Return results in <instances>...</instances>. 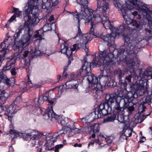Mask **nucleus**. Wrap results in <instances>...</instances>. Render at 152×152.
<instances>
[{
	"mask_svg": "<svg viewBox=\"0 0 152 152\" xmlns=\"http://www.w3.org/2000/svg\"><path fill=\"white\" fill-rule=\"evenodd\" d=\"M77 77H87V80L91 90L96 93L102 92L103 86L113 87L114 80L111 74L110 66L100 64L94 60V63H88L85 58Z\"/></svg>",
	"mask_w": 152,
	"mask_h": 152,
	"instance_id": "f257e3e1",
	"label": "nucleus"
},
{
	"mask_svg": "<svg viewBox=\"0 0 152 152\" xmlns=\"http://www.w3.org/2000/svg\"><path fill=\"white\" fill-rule=\"evenodd\" d=\"M124 45L118 49L113 47L109 48L110 53H108L106 50L100 51L97 56H95L94 60L97 61L100 64H108L110 65L112 62L113 57H119L120 60L122 61H126L128 56L129 58L131 56L133 57L136 56L140 48L137 45L139 41L137 39V34L131 32L126 34H124Z\"/></svg>",
	"mask_w": 152,
	"mask_h": 152,
	"instance_id": "f03ea898",
	"label": "nucleus"
},
{
	"mask_svg": "<svg viewBox=\"0 0 152 152\" xmlns=\"http://www.w3.org/2000/svg\"><path fill=\"white\" fill-rule=\"evenodd\" d=\"M97 8L96 11L90 10L89 15L80 18L85 20V23L91 22V25L90 34L95 35L96 34L98 25L102 23L104 27L107 29L113 30V26L109 20L108 17L109 11V4L105 0H97Z\"/></svg>",
	"mask_w": 152,
	"mask_h": 152,
	"instance_id": "7ed1b4c3",
	"label": "nucleus"
},
{
	"mask_svg": "<svg viewBox=\"0 0 152 152\" xmlns=\"http://www.w3.org/2000/svg\"><path fill=\"white\" fill-rule=\"evenodd\" d=\"M38 2V0H29L24 7L23 15L25 17H28L27 21L29 24L34 25L39 22L38 9L45 10L48 14L50 12V9L53 8L58 4L57 0H47L45 3L41 0L39 3Z\"/></svg>",
	"mask_w": 152,
	"mask_h": 152,
	"instance_id": "20e7f679",
	"label": "nucleus"
},
{
	"mask_svg": "<svg viewBox=\"0 0 152 152\" xmlns=\"http://www.w3.org/2000/svg\"><path fill=\"white\" fill-rule=\"evenodd\" d=\"M121 98L115 93L106 94L105 101L101 102L96 109L95 118H101L111 113L116 114L124 112V107L120 106Z\"/></svg>",
	"mask_w": 152,
	"mask_h": 152,
	"instance_id": "39448f33",
	"label": "nucleus"
},
{
	"mask_svg": "<svg viewBox=\"0 0 152 152\" xmlns=\"http://www.w3.org/2000/svg\"><path fill=\"white\" fill-rule=\"evenodd\" d=\"M130 2L133 7L139 11L147 19L149 25L152 27V11L146 6L142 5L137 0H130ZM143 32L145 37L148 39H151L152 37V31L151 29L145 28Z\"/></svg>",
	"mask_w": 152,
	"mask_h": 152,
	"instance_id": "423d86ee",
	"label": "nucleus"
},
{
	"mask_svg": "<svg viewBox=\"0 0 152 152\" xmlns=\"http://www.w3.org/2000/svg\"><path fill=\"white\" fill-rule=\"evenodd\" d=\"M45 133L43 134V135L46 138V142L45 143V149L47 151L54 150L55 152H58L59 149L62 148L63 147V145L61 144L56 145L55 148H51V146L53 145L54 142L56 141L57 136L55 135L52 133L48 134L47 133L44 134Z\"/></svg>",
	"mask_w": 152,
	"mask_h": 152,
	"instance_id": "0eeeda50",
	"label": "nucleus"
},
{
	"mask_svg": "<svg viewBox=\"0 0 152 152\" xmlns=\"http://www.w3.org/2000/svg\"><path fill=\"white\" fill-rule=\"evenodd\" d=\"M16 106L15 105V103H12L9 107L6 105H0V116H3L6 119L10 118L11 119L13 117L12 114L17 112L18 109L16 110Z\"/></svg>",
	"mask_w": 152,
	"mask_h": 152,
	"instance_id": "6e6552de",
	"label": "nucleus"
},
{
	"mask_svg": "<svg viewBox=\"0 0 152 152\" xmlns=\"http://www.w3.org/2000/svg\"><path fill=\"white\" fill-rule=\"evenodd\" d=\"M9 132L10 134L14 135V136L12 139V140H13L14 139L17 138L18 137L22 136L23 134H25L26 137H27L33 136V137H31L30 138L33 140H36V141H34L33 142H32V144H33V146H34L36 144V142L37 141L38 142H39V141L38 140L39 136H37V133L34 130L29 129L28 130L27 133L26 134L19 132L16 130L13 129H11Z\"/></svg>",
	"mask_w": 152,
	"mask_h": 152,
	"instance_id": "1a4fd4ad",
	"label": "nucleus"
},
{
	"mask_svg": "<svg viewBox=\"0 0 152 152\" xmlns=\"http://www.w3.org/2000/svg\"><path fill=\"white\" fill-rule=\"evenodd\" d=\"M24 31L25 34L23 35L21 39L18 43V47L20 48H25L27 45L31 43L30 40L33 33L32 29L29 26H27L25 28Z\"/></svg>",
	"mask_w": 152,
	"mask_h": 152,
	"instance_id": "9d476101",
	"label": "nucleus"
},
{
	"mask_svg": "<svg viewBox=\"0 0 152 152\" xmlns=\"http://www.w3.org/2000/svg\"><path fill=\"white\" fill-rule=\"evenodd\" d=\"M126 64L129 69H132V72L131 73V75L127 76L126 77V79L129 82H130L131 81L132 75H133V77L135 78L136 77H137L135 69L137 68V66H139V63L137 57L136 56H135L133 57V58H130L126 61Z\"/></svg>",
	"mask_w": 152,
	"mask_h": 152,
	"instance_id": "9b49d317",
	"label": "nucleus"
},
{
	"mask_svg": "<svg viewBox=\"0 0 152 152\" xmlns=\"http://www.w3.org/2000/svg\"><path fill=\"white\" fill-rule=\"evenodd\" d=\"M76 1L81 6V11L78 12L76 11V12H71L72 15L74 16L78 15V17L83 18V16H86V15L90 14L89 10L92 9L88 8V0H76Z\"/></svg>",
	"mask_w": 152,
	"mask_h": 152,
	"instance_id": "f8f14e48",
	"label": "nucleus"
},
{
	"mask_svg": "<svg viewBox=\"0 0 152 152\" xmlns=\"http://www.w3.org/2000/svg\"><path fill=\"white\" fill-rule=\"evenodd\" d=\"M114 4L115 6L121 10V14L125 20V23L128 25L131 24L133 20L127 14L129 8V9L128 7H122V4L118 0L114 1Z\"/></svg>",
	"mask_w": 152,
	"mask_h": 152,
	"instance_id": "ddd939ff",
	"label": "nucleus"
},
{
	"mask_svg": "<svg viewBox=\"0 0 152 152\" xmlns=\"http://www.w3.org/2000/svg\"><path fill=\"white\" fill-rule=\"evenodd\" d=\"M37 108V110L38 112V115H42L45 119L53 121L52 120V116L53 110L52 106L50 107L49 109L47 110L44 108L41 109L40 107Z\"/></svg>",
	"mask_w": 152,
	"mask_h": 152,
	"instance_id": "4468645a",
	"label": "nucleus"
},
{
	"mask_svg": "<svg viewBox=\"0 0 152 152\" xmlns=\"http://www.w3.org/2000/svg\"><path fill=\"white\" fill-rule=\"evenodd\" d=\"M51 29V28L50 27L49 24H46L42 28L35 32L34 37L38 38L39 40H41L43 39L44 32L50 30Z\"/></svg>",
	"mask_w": 152,
	"mask_h": 152,
	"instance_id": "2eb2a0df",
	"label": "nucleus"
},
{
	"mask_svg": "<svg viewBox=\"0 0 152 152\" xmlns=\"http://www.w3.org/2000/svg\"><path fill=\"white\" fill-rule=\"evenodd\" d=\"M138 91L136 89H133L131 91L128 92L124 97V100L125 102L127 103L132 102L135 98L137 97Z\"/></svg>",
	"mask_w": 152,
	"mask_h": 152,
	"instance_id": "dca6fc26",
	"label": "nucleus"
},
{
	"mask_svg": "<svg viewBox=\"0 0 152 152\" xmlns=\"http://www.w3.org/2000/svg\"><path fill=\"white\" fill-rule=\"evenodd\" d=\"M48 97L43 96H39L38 98L34 99L32 101V105L36 108L40 107V104L43 103L44 101H48Z\"/></svg>",
	"mask_w": 152,
	"mask_h": 152,
	"instance_id": "f3484780",
	"label": "nucleus"
},
{
	"mask_svg": "<svg viewBox=\"0 0 152 152\" xmlns=\"http://www.w3.org/2000/svg\"><path fill=\"white\" fill-rule=\"evenodd\" d=\"M145 23L144 20L141 19V16L140 15H138L137 20H133L131 24L132 26L135 27L138 29H141L142 28L143 25Z\"/></svg>",
	"mask_w": 152,
	"mask_h": 152,
	"instance_id": "a211bd4d",
	"label": "nucleus"
},
{
	"mask_svg": "<svg viewBox=\"0 0 152 152\" xmlns=\"http://www.w3.org/2000/svg\"><path fill=\"white\" fill-rule=\"evenodd\" d=\"M113 33L110 34H107L105 35H102L99 37L102 39L104 42L107 43V44L113 45L114 43L115 36L113 35Z\"/></svg>",
	"mask_w": 152,
	"mask_h": 152,
	"instance_id": "6ab92c4d",
	"label": "nucleus"
},
{
	"mask_svg": "<svg viewBox=\"0 0 152 152\" xmlns=\"http://www.w3.org/2000/svg\"><path fill=\"white\" fill-rule=\"evenodd\" d=\"M127 72L128 70L126 69L122 70L120 68H118L115 71L114 73L115 76L120 81L124 76L125 73Z\"/></svg>",
	"mask_w": 152,
	"mask_h": 152,
	"instance_id": "aec40b11",
	"label": "nucleus"
},
{
	"mask_svg": "<svg viewBox=\"0 0 152 152\" xmlns=\"http://www.w3.org/2000/svg\"><path fill=\"white\" fill-rule=\"evenodd\" d=\"M16 62L15 59L13 58H11V59L6 62V65L4 67L3 69L4 71H5L7 70H10L11 68L13 66Z\"/></svg>",
	"mask_w": 152,
	"mask_h": 152,
	"instance_id": "412c9836",
	"label": "nucleus"
},
{
	"mask_svg": "<svg viewBox=\"0 0 152 152\" xmlns=\"http://www.w3.org/2000/svg\"><path fill=\"white\" fill-rule=\"evenodd\" d=\"M76 15V18L78 19V24L77 26L78 29V32L77 33L76 35L74 38H76L78 37H79L80 38H81L82 37H84V35L85 34H83L82 33L81 30L80 28V18H80V17H78V15Z\"/></svg>",
	"mask_w": 152,
	"mask_h": 152,
	"instance_id": "4be33fe9",
	"label": "nucleus"
},
{
	"mask_svg": "<svg viewBox=\"0 0 152 152\" xmlns=\"http://www.w3.org/2000/svg\"><path fill=\"white\" fill-rule=\"evenodd\" d=\"M147 83L146 82L145 80H140L138 84L137 85H134V87L138 91L139 90H142L144 89L145 84L146 85Z\"/></svg>",
	"mask_w": 152,
	"mask_h": 152,
	"instance_id": "5701e85b",
	"label": "nucleus"
},
{
	"mask_svg": "<svg viewBox=\"0 0 152 152\" xmlns=\"http://www.w3.org/2000/svg\"><path fill=\"white\" fill-rule=\"evenodd\" d=\"M60 122L61 125L65 129L67 128L70 129L71 127V125L69 124V120L67 118H64V119H61Z\"/></svg>",
	"mask_w": 152,
	"mask_h": 152,
	"instance_id": "b1692460",
	"label": "nucleus"
},
{
	"mask_svg": "<svg viewBox=\"0 0 152 152\" xmlns=\"http://www.w3.org/2000/svg\"><path fill=\"white\" fill-rule=\"evenodd\" d=\"M80 43H77V49L82 48L84 49L86 48V44L88 43V42L85 40L83 37L80 38Z\"/></svg>",
	"mask_w": 152,
	"mask_h": 152,
	"instance_id": "393cba45",
	"label": "nucleus"
},
{
	"mask_svg": "<svg viewBox=\"0 0 152 152\" xmlns=\"http://www.w3.org/2000/svg\"><path fill=\"white\" fill-rule=\"evenodd\" d=\"M142 104L147 103L149 104L151 103H152V95H147L142 98L141 101Z\"/></svg>",
	"mask_w": 152,
	"mask_h": 152,
	"instance_id": "a878e982",
	"label": "nucleus"
},
{
	"mask_svg": "<svg viewBox=\"0 0 152 152\" xmlns=\"http://www.w3.org/2000/svg\"><path fill=\"white\" fill-rule=\"evenodd\" d=\"M3 81H4V82L8 86H10L12 85L13 86L14 84H15V80L14 78H11V80H10V79L7 78L6 76V77L4 78Z\"/></svg>",
	"mask_w": 152,
	"mask_h": 152,
	"instance_id": "bb28decb",
	"label": "nucleus"
},
{
	"mask_svg": "<svg viewBox=\"0 0 152 152\" xmlns=\"http://www.w3.org/2000/svg\"><path fill=\"white\" fill-rule=\"evenodd\" d=\"M3 91V93L1 94V96H0V103L1 104H3L6 102V101L8 98V94Z\"/></svg>",
	"mask_w": 152,
	"mask_h": 152,
	"instance_id": "cd10ccee",
	"label": "nucleus"
},
{
	"mask_svg": "<svg viewBox=\"0 0 152 152\" xmlns=\"http://www.w3.org/2000/svg\"><path fill=\"white\" fill-rule=\"evenodd\" d=\"M117 116V120L121 123H125L124 120V112L119 113L116 114Z\"/></svg>",
	"mask_w": 152,
	"mask_h": 152,
	"instance_id": "c85d7f7f",
	"label": "nucleus"
},
{
	"mask_svg": "<svg viewBox=\"0 0 152 152\" xmlns=\"http://www.w3.org/2000/svg\"><path fill=\"white\" fill-rule=\"evenodd\" d=\"M63 87L66 89L72 88L74 89H77L78 86V84H70L68 82H66L65 84L63 86Z\"/></svg>",
	"mask_w": 152,
	"mask_h": 152,
	"instance_id": "c756f323",
	"label": "nucleus"
},
{
	"mask_svg": "<svg viewBox=\"0 0 152 152\" xmlns=\"http://www.w3.org/2000/svg\"><path fill=\"white\" fill-rule=\"evenodd\" d=\"M116 118V115L114 113L112 115L107 117L104 120V122H112L114 121Z\"/></svg>",
	"mask_w": 152,
	"mask_h": 152,
	"instance_id": "7c9ffc66",
	"label": "nucleus"
},
{
	"mask_svg": "<svg viewBox=\"0 0 152 152\" xmlns=\"http://www.w3.org/2000/svg\"><path fill=\"white\" fill-rule=\"evenodd\" d=\"M29 75H28V82L26 83H25L24 82H22L23 84L24 83L25 85L27 86L25 88H23V92L27 90L28 88H29L31 87V86H29L30 84H32L31 81L30 79Z\"/></svg>",
	"mask_w": 152,
	"mask_h": 152,
	"instance_id": "2f4dec72",
	"label": "nucleus"
},
{
	"mask_svg": "<svg viewBox=\"0 0 152 152\" xmlns=\"http://www.w3.org/2000/svg\"><path fill=\"white\" fill-rule=\"evenodd\" d=\"M12 13H14L16 17H20L22 15L21 12L19 11V9L14 7H13V10Z\"/></svg>",
	"mask_w": 152,
	"mask_h": 152,
	"instance_id": "473e14b6",
	"label": "nucleus"
},
{
	"mask_svg": "<svg viewBox=\"0 0 152 152\" xmlns=\"http://www.w3.org/2000/svg\"><path fill=\"white\" fill-rule=\"evenodd\" d=\"M23 30L22 28L17 29L15 32L14 37L15 39H18V38L20 36V34L22 33Z\"/></svg>",
	"mask_w": 152,
	"mask_h": 152,
	"instance_id": "72a5a7b5",
	"label": "nucleus"
},
{
	"mask_svg": "<svg viewBox=\"0 0 152 152\" xmlns=\"http://www.w3.org/2000/svg\"><path fill=\"white\" fill-rule=\"evenodd\" d=\"M146 108V106L144 105V104H141L140 105L138 108V113L140 114L141 113L145 111V109Z\"/></svg>",
	"mask_w": 152,
	"mask_h": 152,
	"instance_id": "f704fd0d",
	"label": "nucleus"
},
{
	"mask_svg": "<svg viewBox=\"0 0 152 152\" xmlns=\"http://www.w3.org/2000/svg\"><path fill=\"white\" fill-rule=\"evenodd\" d=\"M52 120H53V121H54V119L57 120L58 122L60 121V120H61L60 116L59 115L56 114L54 112L52 113Z\"/></svg>",
	"mask_w": 152,
	"mask_h": 152,
	"instance_id": "c9c22d12",
	"label": "nucleus"
},
{
	"mask_svg": "<svg viewBox=\"0 0 152 152\" xmlns=\"http://www.w3.org/2000/svg\"><path fill=\"white\" fill-rule=\"evenodd\" d=\"M85 40L88 41V43L92 39V38L90 35V34H86L84 35V37H83Z\"/></svg>",
	"mask_w": 152,
	"mask_h": 152,
	"instance_id": "e433bc0d",
	"label": "nucleus"
},
{
	"mask_svg": "<svg viewBox=\"0 0 152 152\" xmlns=\"http://www.w3.org/2000/svg\"><path fill=\"white\" fill-rule=\"evenodd\" d=\"M69 49H69V48L68 47L66 53H65L68 57H72L71 56L72 55V52L73 51L72 50L71 48H69Z\"/></svg>",
	"mask_w": 152,
	"mask_h": 152,
	"instance_id": "4c0bfd02",
	"label": "nucleus"
},
{
	"mask_svg": "<svg viewBox=\"0 0 152 152\" xmlns=\"http://www.w3.org/2000/svg\"><path fill=\"white\" fill-rule=\"evenodd\" d=\"M68 69V66H65L64 68V71L63 74V77L64 78H66L68 75L66 72Z\"/></svg>",
	"mask_w": 152,
	"mask_h": 152,
	"instance_id": "58836bf2",
	"label": "nucleus"
},
{
	"mask_svg": "<svg viewBox=\"0 0 152 152\" xmlns=\"http://www.w3.org/2000/svg\"><path fill=\"white\" fill-rule=\"evenodd\" d=\"M134 107L133 106H129L127 108V111L129 114H131L132 113V112L134 110Z\"/></svg>",
	"mask_w": 152,
	"mask_h": 152,
	"instance_id": "ea45409f",
	"label": "nucleus"
},
{
	"mask_svg": "<svg viewBox=\"0 0 152 152\" xmlns=\"http://www.w3.org/2000/svg\"><path fill=\"white\" fill-rule=\"evenodd\" d=\"M21 97L20 96H18L16 98L15 101L12 103H15V105L16 106V110H17V109H18V110H20V109L18 108V107L15 104V103L16 102H18V101H19L20 100H21Z\"/></svg>",
	"mask_w": 152,
	"mask_h": 152,
	"instance_id": "a19ab883",
	"label": "nucleus"
},
{
	"mask_svg": "<svg viewBox=\"0 0 152 152\" xmlns=\"http://www.w3.org/2000/svg\"><path fill=\"white\" fill-rule=\"evenodd\" d=\"M152 72V67H148L145 71V73L147 75H149V72Z\"/></svg>",
	"mask_w": 152,
	"mask_h": 152,
	"instance_id": "79ce46f5",
	"label": "nucleus"
},
{
	"mask_svg": "<svg viewBox=\"0 0 152 152\" xmlns=\"http://www.w3.org/2000/svg\"><path fill=\"white\" fill-rule=\"evenodd\" d=\"M68 48V47L67 46L64 45V48L63 49H62L61 50V53H62L65 54V53H66L67 50Z\"/></svg>",
	"mask_w": 152,
	"mask_h": 152,
	"instance_id": "37998d69",
	"label": "nucleus"
},
{
	"mask_svg": "<svg viewBox=\"0 0 152 152\" xmlns=\"http://www.w3.org/2000/svg\"><path fill=\"white\" fill-rule=\"evenodd\" d=\"M16 17V16H15V15L14 14L9 20L8 23H11L15 19Z\"/></svg>",
	"mask_w": 152,
	"mask_h": 152,
	"instance_id": "c03bdc74",
	"label": "nucleus"
},
{
	"mask_svg": "<svg viewBox=\"0 0 152 152\" xmlns=\"http://www.w3.org/2000/svg\"><path fill=\"white\" fill-rule=\"evenodd\" d=\"M11 73L12 75H15L17 73L16 72V69L15 68H12L11 70Z\"/></svg>",
	"mask_w": 152,
	"mask_h": 152,
	"instance_id": "a18cd8bd",
	"label": "nucleus"
},
{
	"mask_svg": "<svg viewBox=\"0 0 152 152\" xmlns=\"http://www.w3.org/2000/svg\"><path fill=\"white\" fill-rule=\"evenodd\" d=\"M125 28H124V26H121L119 27V28L118 29V30L119 31L118 33H122V32L125 30Z\"/></svg>",
	"mask_w": 152,
	"mask_h": 152,
	"instance_id": "49530a36",
	"label": "nucleus"
},
{
	"mask_svg": "<svg viewBox=\"0 0 152 152\" xmlns=\"http://www.w3.org/2000/svg\"><path fill=\"white\" fill-rule=\"evenodd\" d=\"M34 53L35 55L37 56H39L40 55L41 53V52L40 50H38L36 49L35 51H34Z\"/></svg>",
	"mask_w": 152,
	"mask_h": 152,
	"instance_id": "de8ad7c7",
	"label": "nucleus"
},
{
	"mask_svg": "<svg viewBox=\"0 0 152 152\" xmlns=\"http://www.w3.org/2000/svg\"><path fill=\"white\" fill-rule=\"evenodd\" d=\"M77 43H78L77 42ZM77 47V44H75L73 45V48H71L72 51H74L76 50Z\"/></svg>",
	"mask_w": 152,
	"mask_h": 152,
	"instance_id": "09e8293b",
	"label": "nucleus"
},
{
	"mask_svg": "<svg viewBox=\"0 0 152 152\" xmlns=\"http://www.w3.org/2000/svg\"><path fill=\"white\" fill-rule=\"evenodd\" d=\"M138 12L137 11H134V12H132L131 13H130V15H132L134 16H136L138 15Z\"/></svg>",
	"mask_w": 152,
	"mask_h": 152,
	"instance_id": "8fccbe9b",
	"label": "nucleus"
},
{
	"mask_svg": "<svg viewBox=\"0 0 152 152\" xmlns=\"http://www.w3.org/2000/svg\"><path fill=\"white\" fill-rule=\"evenodd\" d=\"M69 61L68 62V64L67 65V66L68 67L69 66L70 64L71 63V61L73 60V59L72 58V57H68Z\"/></svg>",
	"mask_w": 152,
	"mask_h": 152,
	"instance_id": "3c124183",
	"label": "nucleus"
},
{
	"mask_svg": "<svg viewBox=\"0 0 152 152\" xmlns=\"http://www.w3.org/2000/svg\"><path fill=\"white\" fill-rule=\"evenodd\" d=\"M29 53V51L28 50L25 51L23 54V56L25 57H26Z\"/></svg>",
	"mask_w": 152,
	"mask_h": 152,
	"instance_id": "603ef678",
	"label": "nucleus"
},
{
	"mask_svg": "<svg viewBox=\"0 0 152 152\" xmlns=\"http://www.w3.org/2000/svg\"><path fill=\"white\" fill-rule=\"evenodd\" d=\"M82 144L80 143L78 144L77 143H75L74 145V146L75 147H81L82 146Z\"/></svg>",
	"mask_w": 152,
	"mask_h": 152,
	"instance_id": "864d4df0",
	"label": "nucleus"
},
{
	"mask_svg": "<svg viewBox=\"0 0 152 152\" xmlns=\"http://www.w3.org/2000/svg\"><path fill=\"white\" fill-rule=\"evenodd\" d=\"M123 86L124 88H126L127 84L125 82L122 83L121 86Z\"/></svg>",
	"mask_w": 152,
	"mask_h": 152,
	"instance_id": "5fc2aeb1",
	"label": "nucleus"
},
{
	"mask_svg": "<svg viewBox=\"0 0 152 152\" xmlns=\"http://www.w3.org/2000/svg\"><path fill=\"white\" fill-rule=\"evenodd\" d=\"M48 102L49 103V104H50L51 105L53 104L54 103V102L52 100H50V99L48 100Z\"/></svg>",
	"mask_w": 152,
	"mask_h": 152,
	"instance_id": "6e6d98bb",
	"label": "nucleus"
},
{
	"mask_svg": "<svg viewBox=\"0 0 152 152\" xmlns=\"http://www.w3.org/2000/svg\"><path fill=\"white\" fill-rule=\"evenodd\" d=\"M13 148H12V146H11L9 147L8 152H13Z\"/></svg>",
	"mask_w": 152,
	"mask_h": 152,
	"instance_id": "4d7b16f0",
	"label": "nucleus"
},
{
	"mask_svg": "<svg viewBox=\"0 0 152 152\" xmlns=\"http://www.w3.org/2000/svg\"><path fill=\"white\" fill-rule=\"evenodd\" d=\"M57 79L58 80H59L58 81H59V80H61L62 79V77L61 75H58L57 76Z\"/></svg>",
	"mask_w": 152,
	"mask_h": 152,
	"instance_id": "13d9d810",
	"label": "nucleus"
},
{
	"mask_svg": "<svg viewBox=\"0 0 152 152\" xmlns=\"http://www.w3.org/2000/svg\"><path fill=\"white\" fill-rule=\"evenodd\" d=\"M94 143H96L99 144L100 142L99 140V139L96 140L95 139L94 140Z\"/></svg>",
	"mask_w": 152,
	"mask_h": 152,
	"instance_id": "bf43d9fd",
	"label": "nucleus"
},
{
	"mask_svg": "<svg viewBox=\"0 0 152 152\" xmlns=\"http://www.w3.org/2000/svg\"><path fill=\"white\" fill-rule=\"evenodd\" d=\"M42 148H38L37 150V152H42Z\"/></svg>",
	"mask_w": 152,
	"mask_h": 152,
	"instance_id": "052dcab7",
	"label": "nucleus"
},
{
	"mask_svg": "<svg viewBox=\"0 0 152 152\" xmlns=\"http://www.w3.org/2000/svg\"><path fill=\"white\" fill-rule=\"evenodd\" d=\"M94 143V141H91L90 142H89V143H88V146L90 145H93Z\"/></svg>",
	"mask_w": 152,
	"mask_h": 152,
	"instance_id": "680f3d73",
	"label": "nucleus"
},
{
	"mask_svg": "<svg viewBox=\"0 0 152 152\" xmlns=\"http://www.w3.org/2000/svg\"><path fill=\"white\" fill-rule=\"evenodd\" d=\"M10 23V22L8 23V21L7 22V23L5 25V27L7 28L9 26V24Z\"/></svg>",
	"mask_w": 152,
	"mask_h": 152,
	"instance_id": "e2e57ef3",
	"label": "nucleus"
},
{
	"mask_svg": "<svg viewBox=\"0 0 152 152\" xmlns=\"http://www.w3.org/2000/svg\"><path fill=\"white\" fill-rule=\"evenodd\" d=\"M50 20H54V17H53V16L52 15H51L50 16Z\"/></svg>",
	"mask_w": 152,
	"mask_h": 152,
	"instance_id": "0e129e2a",
	"label": "nucleus"
},
{
	"mask_svg": "<svg viewBox=\"0 0 152 152\" xmlns=\"http://www.w3.org/2000/svg\"><path fill=\"white\" fill-rule=\"evenodd\" d=\"M96 135L95 134H93L91 135V137L93 138H94L95 137Z\"/></svg>",
	"mask_w": 152,
	"mask_h": 152,
	"instance_id": "69168bd1",
	"label": "nucleus"
},
{
	"mask_svg": "<svg viewBox=\"0 0 152 152\" xmlns=\"http://www.w3.org/2000/svg\"><path fill=\"white\" fill-rule=\"evenodd\" d=\"M90 126L91 128V129H93L94 128V126L91 124H90Z\"/></svg>",
	"mask_w": 152,
	"mask_h": 152,
	"instance_id": "338daca9",
	"label": "nucleus"
},
{
	"mask_svg": "<svg viewBox=\"0 0 152 152\" xmlns=\"http://www.w3.org/2000/svg\"><path fill=\"white\" fill-rule=\"evenodd\" d=\"M132 135V132H131L128 134V137H130V136H131Z\"/></svg>",
	"mask_w": 152,
	"mask_h": 152,
	"instance_id": "774afa93",
	"label": "nucleus"
}]
</instances>
